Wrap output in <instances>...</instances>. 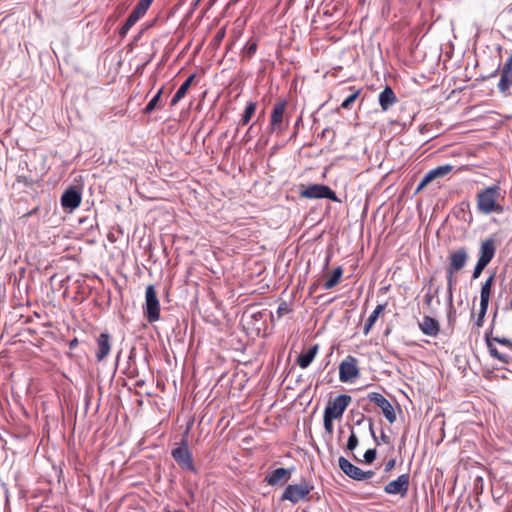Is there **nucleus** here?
I'll use <instances>...</instances> for the list:
<instances>
[{
  "label": "nucleus",
  "mask_w": 512,
  "mask_h": 512,
  "mask_svg": "<svg viewBox=\"0 0 512 512\" xmlns=\"http://www.w3.org/2000/svg\"><path fill=\"white\" fill-rule=\"evenodd\" d=\"M349 89L353 92L342 102L341 107L343 109H350L361 92L360 89H354V87H350Z\"/></svg>",
  "instance_id": "obj_31"
},
{
  "label": "nucleus",
  "mask_w": 512,
  "mask_h": 512,
  "mask_svg": "<svg viewBox=\"0 0 512 512\" xmlns=\"http://www.w3.org/2000/svg\"><path fill=\"white\" fill-rule=\"evenodd\" d=\"M432 180L430 177H428V174L426 173L421 182L419 183L417 187V191L422 190L425 186H427L429 183H431Z\"/></svg>",
  "instance_id": "obj_43"
},
{
  "label": "nucleus",
  "mask_w": 512,
  "mask_h": 512,
  "mask_svg": "<svg viewBox=\"0 0 512 512\" xmlns=\"http://www.w3.org/2000/svg\"><path fill=\"white\" fill-rule=\"evenodd\" d=\"M395 464H396V460L395 459H390L385 464V471L388 472V471L392 470L394 468Z\"/></svg>",
  "instance_id": "obj_46"
},
{
  "label": "nucleus",
  "mask_w": 512,
  "mask_h": 512,
  "mask_svg": "<svg viewBox=\"0 0 512 512\" xmlns=\"http://www.w3.org/2000/svg\"><path fill=\"white\" fill-rule=\"evenodd\" d=\"M299 196L305 199H329L335 202L339 201L336 193L329 186L323 184H312L307 187L301 185Z\"/></svg>",
  "instance_id": "obj_3"
},
{
  "label": "nucleus",
  "mask_w": 512,
  "mask_h": 512,
  "mask_svg": "<svg viewBox=\"0 0 512 512\" xmlns=\"http://www.w3.org/2000/svg\"><path fill=\"white\" fill-rule=\"evenodd\" d=\"M374 474H375L374 471H371V470H369V471L361 470L359 481L371 479L374 476Z\"/></svg>",
  "instance_id": "obj_44"
},
{
  "label": "nucleus",
  "mask_w": 512,
  "mask_h": 512,
  "mask_svg": "<svg viewBox=\"0 0 512 512\" xmlns=\"http://www.w3.org/2000/svg\"><path fill=\"white\" fill-rule=\"evenodd\" d=\"M487 310H488V305L487 304H480V310H479V313H478V319H477V326L478 327H481L482 324H483V319L487 313Z\"/></svg>",
  "instance_id": "obj_34"
},
{
  "label": "nucleus",
  "mask_w": 512,
  "mask_h": 512,
  "mask_svg": "<svg viewBox=\"0 0 512 512\" xmlns=\"http://www.w3.org/2000/svg\"><path fill=\"white\" fill-rule=\"evenodd\" d=\"M257 104L255 102H248L245 110L241 116V119L239 121V125L245 126L249 123L251 118L253 117L255 111H256Z\"/></svg>",
  "instance_id": "obj_29"
},
{
  "label": "nucleus",
  "mask_w": 512,
  "mask_h": 512,
  "mask_svg": "<svg viewBox=\"0 0 512 512\" xmlns=\"http://www.w3.org/2000/svg\"><path fill=\"white\" fill-rule=\"evenodd\" d=\"M410 483L409 474H402L398 476L396 480H393L386 484L384 487V491L390 495H400L402 497L406 496Z\"/></svg>",
  "instance_id": "obj_10"
},
{
  "label": "nucleus",
  "mask_w": 512,
  "mask_h": 512,
  "mask_svg": "<svg viewBox=\"0 0 512 512\" xmlns=\"http://www.w3.org/2000/svg\"><path fill=\"white\" fill-rule=\"evenodd\" d=\"M501 188L498 185L487 187L477 194V209L483 214L503 212V207L499 203Z\"/></svg>",
  "instance_id": "obj_1"
},
{
  "label": "nucleus",
  "mask_w": 512,
  "mask_h": 512,
  "mask_svg": "<svg viewBox=\"0 0 512 512\" xmlns=\"http://www.w3.org/2000/svg\"><path fill=\"white\" fill-rule=\"evenodd\" d=\"M249 139H250V137H249V135H248V133H247V134L245 135V137H244V142H248V141H249Z\"/></svg>",
  "instance_id": "obj_50"
},
{
  "label": "nucleus",
  "mask_w": 512,
  "mask_h": 512,
  "mask_svg": "<svg viewBox=\"0 0 512 512\" xmlns=\"http://www.w3.org/2000/svg\"><path fill=\"white\" fill-rule=\"evenodd\" d=\"M495 253H496L495 239L492 237L487 238L480 245L478 261L488 265L491 262V260L494 258Z\"/></svg>",
  "instance_id": "obj_12"
},
{
  "label": "nucleus",
  "mask_w": 512,
  "mask_h": 512,
  "mask_svg": "<svg viewBox=\"0 0 512 512\" xmlns=\"http://www.w3.org/2000/svg\"><path fill=\"white\" fill-rule=\"evenodd\" d=\"M385 307H386V304H379L376 306L374 311L370 314V316L368 317V319L364 325V329H363V333L365 336L369 334L372 327L376 323L379 315L385 310Z\"/></svg>",
  "instance_id": "obj_22"
},
{
  "label": "nucleus",
  "mask_w": 512,
  "mask_h": 512,
  "mask_svg": "<svg viewBox=\"0 0 512 512\" xmlns=\"http://www.w3.org/2000/svg\"><path fill=\"white\" fill-rule=\"evenodd\" d=\"M339 468L342 470L344 474H346L348 477L352 478L353 480L359 481V477L361 474V470L359 467L352 464L348 459L345 457H340L338 460Z\"/></svg>",
  "instance_id": "obj_17"
},
{
  "label": "nucleus",
  "mask_w": 512,
  "mask_h": 512,
  "mask_svg": "<svg viewBox=\"0 0 512 512\" xmlns=\"http://www.w3.org/2000/svg\"><path fill=\"white\" fill-rule=\"evenodd\" d=\"M396 101V95L390 86H386L379 94V104L383 111H387Z\"/></svg>",
  "instance_id": "obj_18"
},
{
  "label": "nucleus",
  "mask_w": 512,
  "mask_h": 512,
  "mask_svg": "<svg viewBox=\"0 0 512 512\" xmlns=\"http://www.w3.org/2000/svg\"><path fill=\"white\" fill-rule=\"evenodd\" d=\"M333 420H335V418L330 417L325 414L323 415L324 428H325L326 432H328L330 434L333 432Z\"/></svg>",
  "instance_id": "obj_35"
},
{
  "label": "nucleus",
  "mask_w": 512,
  "mask_h": 512,
  "mask_svg": "<svg viewBox=\"0 0 512 512\" xmlns=\"http://www.w3.org/2000/svg\"><path fill=\"white\" fill-rule=\"evenodd\" d=\"M171 455L182 469L196 472L192 454L186 441H182L178 447L174 448L171 452Z\"/></svg>",
  "instance_id": "obj_5"
},
{
  "label": "nucleus",
  "mask_w": 512,
  "mask_h": 512,
  "mask_svg": "<svg viewBox=\"0 0 512 512\" xmlns=\"http://www.w3.org/2000/svg\"><path fill=\"white\" fill-rule=\"evenodd\" d=\"M134 25L135 23L131 19L127 18V20L120 29V35L125 36Z\"/></svg>",
  "instance_id": "obj_38"
},
{
  "label": "nucleus",
  "mask_w": 512,
  "mask_h": 512,
  "mask_svg": "<svg viewBox=\"0 0 512 512\" xmlns=\"http://www.w3.org/2000/svg\"><path fill=\"white\" fill-rule=\"evenodd\" d=\"M453 170H454V166H452L450 164H445V165L437 166L434 169H431L430 171L427 172V174H428V177H430L431 180L433 181L437 178H442V177L448 175Z\"/></svg>",
  "instance_id": "obj_24"
},
{
  "label": "nucleus",
  "mask_w": 512,
  "mask_h": 512,
  "mask_svg": "<svg viewBox=\"0 0 512 512\" xmlns=\"http://www.w3.org/2000/svg\"><path fill=\"white\" fill-rule=\"evenodd\" d=\"M381 440L384 443H389V437L385 433H381Z\"/></svg>",
  "instance_id": "obj_49"
},
{
  "label": "nucleus",
  "mask_w": 512,
  "mask_h": 512,
  "mask_svg": "<svg viewBox=\"0 0 512 512\" xmlns=\"http://www.w3.org/2000/svg\"><path fill=\"white\" fill-rule=\"evenodd\" d=\"M162 92H163V88L158 90V92L153 96V98L149 101V103L144 108V113L150 114L155 109H161L163 107V105L161 104Z\"/></svg>",
  "instance_id": "obj_28"
},
{
  "label": "nucleus",
  "mask_w": 512,
  "mask_h": 512,
  "mask_svg": "<svg viewBox=\"0 0 512 512\" xmlns=\"http://www.w3.org/2000/svg\"><path fill=\"white\" fill-rule=\"evenodd\" d=\"M350 402L351 397L349 395H338L327 403L324 414L338 419L342 417Z\"/></svg>",
  "instance_id": "obj_7"
},
{
  "label": "nucleus",
  "mask_w": 512,
  "mask_h": 512,
  "mask_svg": "<svg viewBox=\"0 0 512 512\" xmlns=\"http://www.w3.org/2000/svg\"><path fill=\"white\" fill-rule=\"evenodd\" d=\"M78 346V339L74 338L69 342L70 349H74Z\"/></svg>",
  "instance_id": "obj_47"
},
{
  "label": "nucleus",
  "mask_w": 512,
  "mask_h": 512,
  "mask_svg": "<svg viewBox=\"0 0 512 512\" xmlns=\"http://www.w3.org/2000/svg\"><path fill=\"white\" fill-rule=\"evenodd\" d=\"M195 79V74H191L184 82L183 84L179 87V89L177 90V92L175 93V95L173 96L172 100H171V105L172 106H175L187 93L189 87L191 86V84L193 83Z\"/></svg>",
  "instance_id": "obj_23"
},
{
  "label": "nucleus",
  "mask_w": 512,
  "mask_h": 512,
  "mask_svg": "<svg viewBox=\"0 0 512 512\" xmlns=\"http://www.w3.org/2000/svg\"><path fill=\"white\" fill-rule=\"evenodd\" d=\"M494 278H495V275L492 274L482 284L481 291H480V304L489 305V300H490L492 286L494 283Z\"/></svg>",
  "instance_id": "obj_21"
},
{
  "label": "nucleus",
  "mask_w": 512,
  "mask_h": 512,
  "mask_svg": "<svg viewBox=\"0 0 512 512\" xmlns=\"http://www.w3.org/2000/svg\"><path fill=\"white\" fill-rule=\"evenodd\" d=\"M486 266V264L477 261L473 270L472 278L477 279L481 275L482 271L486 268Z\"/></svg>",
  "instance_id": "obj_36"
},
{
  "label": "nucleus",
  "mask_w": 512,
  "mask_h": 512,
  "mask_svg": "<svg viewBox=\"0 0 512 512\" xmlns=\"http://www.w3.org/2000/svg\"><path fill=\"white\" fill-rule=\"evenodd\" d=\"M286 107L287 102L285 100H280L274 105L270 116L271 132L282 134L286 129V126L284 125Z\"/></svg>",
  "instance_id": "obj_6"
},
{
  "label": "nucleus",
  "mask_w": 512,
  "mask_h": 512,
  "mask_svg": "<svg viewBox=\"0 0 512 512\" xmlns=\"http://www.w3.org/2000/svg\"><path fill=\"white\" fill-rule=\"evenodd\" d=\"M359 376L358 360L348 355L339 365V379L347 383Z\"/></svg>",
  "instance_id": "obj_8"
},
{
  "label": "nucleus",
  "mask_w": 512,
  "mask_h": 512,
  "mask_svg": "<svg viewBox=\"0 0 512 512\" xmlns=\"http://www.w3.org/2000/svg\"><path fill=\"white\" fill-rule=\"evenodd\" d=\"M457 271L452 270L450 268H446V278H447V292H448V301L449 304L453 303V288L457 283V279L455 274Z\"/></svg>",
  "instance_id": "obj_25"
},
{
  "label": "nucleus",
  "mask_w": 512,
  "mask_h": 512,
  "mask_svg": "<svg viewBox=\"0 0 512 512\" xmlns=\"http://www.w3.org/2000/svg\"><path fill=\"white\" fill-rule=\"evenodd\" d=\"M38 209H39L38 207H36V208L32 209V210H31V211H29L28 213L24 214V215H23V217H29V216H31V215H33V214H35V213L38 211Z\"/></svg>",
  "instance_id": "obj_48"
},
{
  "label": "nucleus",
  "mask_w": 512,
  "mask_h": 512,
  "mask_svg": "<svg viewBox=\"0 0 512 512\" xmlns=\"http://www.w3.org/2000/svg\"><path fill=\"white\" fill-rule=\"evenodd\" d=\"M467 260H468V252H467L466 248H464V247L459 248V249L453 251L452 253H450L449 265L447 268H450L452 270L459 272L460 270H462L465 267Z\"/></svg>",
  "instance_id": "obj_13"
},
{
  "label": "nucleus",
  "mask_w": 512,
  "mask_h": 512,
  "mask_svg": "<svg viewBox=\"0 0 512 512\" xmlns=\"http://www.w3.org/2000/svg\"><path fill=\"white\" fill-rule=\"evenodd\" d=\"M488 350H489V353L490 355L493 357V358H496L498 359L499 361H501L502 363H509L510 361V357L506 354H503V353H500L494 346L491 342L488 341Z\"/></svg>",
  "instance_id": "obj_30"
},
{
  "label": "nucleus",
  "mask_w": 512,
  "mask_h": 512,
  "mask_svg": "<svg viewBox=\"0 0 512 512\" xmlns=\"http://www.w3.org/2000/svg\"><path fill=\"white\" fill-rule=\"evenodd\" d=\"M257 42L255 40H249L244 47L243 54L247 58H251L257 50Z\"/></svg>",
  "instance_id": "obj_32"
},
{
  "label": "nucleus",
  "mask_w": 512,
  "mask_h": 512,
  "mask_svg": "<svg viewBox=\"0 0 512 512\" xmlns=\"http://www.w3.org/2000/svg\"><path fill=\"white\" fill-rule=\"evenodd\" d=\"M512 86V73L501 71L500 80L498 82V89L502 94H507Z\"/></svg>",
  "instance_id": "obj_27"
},
{
  "label": "nucleus",
  "mask_w": 512,
  "mask_h": 512,
  "mask_svg": "<svg viewBox=\"0 0 512 512\" xmlns=\"http://www.w3.org/2000/svg\"><path fill=\"white\" fill-rule=\"evenodd\" d=\"M501 71L512 73V52L510 53L509 57L503 64Z\"/></svg>",
  "instance_id": "obj_40"
},
{
  "label": "nucleus",
  "mask_w": 512,
  "mask_h": 512,
  "mask_svg": "<svg viewBox=\"0 0 512 512\" xmlns=\"http://www.w3.org/2000/svg\"><path fill=\"white\" fill-rule=\"evenodd\" d=\"M370 430H371V433H372L373 437H375V433H374L372 424H370Z\"/></svg>",
  "instance_id": "obj_51"
},
{
  "label": "nucleus",
  "mask_w": 512,
  "mask_h": 512,
  "mask_svg": "<svg viewBox=\"0 0 512 512\" xmlns=\"http://www.w3.org/2000/svg\"><path fill=\"white\" fill-rule=\"evenodd\" d=\"M144 312L150 323L156 322L160 318V303L153 285L146 288Z\"/></svg>",
  "instance_id": "obj_4"
},
{
  "label": "nucleus",
  "mask_w": 512,
  "mask_h": 512,
  "mask_svg": "<svg viewBox=\"0 0 512 512\" xmlns=\"http://www.w3.org/2000/svg\"><path fill=\"white\" fill-rule=\"evenodd\" d=\"M342 275L343 269L342 267L338 266L336 269H334L331 276L323 284L324 289L330 290L334 288L340 282Z\"/></svg>",
  "instance_id": "obj_26"
},
{
  "label": "nucleus",
  "mask_w": 512,
  "mask_h": 512,
  "mask_svg": "<svg viewBox=\"0 0 512 512\" xmlns=\"http://www.w3.org/2000/svg\"><path fill=\"white\" fill-rule=\"evenodd\" d=\"M151 2L148 0H139L135 8L132 10L130 15L128 16L134 23H136L140 18H142L150 7Z\"/></svg>",
  "instance_id": "obj_20"
},
{
  "label": "nucleus",
  "mask_w": 512,
  "mask_h": 512,
  "mask_svg": "<svg viewBox=\"0 0 512 512\" xmlns=\"http://www.w3.org/2000/svg\"><path fill=\"white\" fill-rule=\"evenodd\" d=\"M319 351V345L311 346L305 353H301L297 358V364L300 368L306 369L314 360Z\"/></svg>",
  "instance_id": "obj_19"
},
{
  "label": "nucleus",
  "mask_w": 512,
  "mask_h": 512,
  "mask_svg": "<svg viewBox=\"0 0 512 512\" xmlns=\"http://www.w3.org/2000/svg\"><path fill=\"white\" fill-rule=\"evenodd\" d=\"M16 181H17V183L23 184L25 186H31L33 184L32 179H30L26 176H23V175L17 176Z\"/></svg>",
  "instance_id": "obj_41"
},
{
  "label": "nucleus",
  "mask_w": 512,
  "mask_h": 512,
  "mask_svg": "<svg viewBox=\"0 0 512 512\" xmlns=\"http://www.w3.org/2000/svg\"><path fill=\"white\" fill-rule=\"evenodd\" d=\"M111 351V338L108 333H101L97 338L96 359L98 362L103 361Z\"/></svg>",
  "instance_id": "obj_14"
},
{
  "label": "nucleus",
  "mask_w": 512,
  "mask_h": 512,
  "mask_svg": "<svg viewBox=\"0 0 512 512\" xmlns=\"http://www.w3.org/2000/svg\"><path fill=\"white\" fill-rule=\"evenodd\" d=\"M376 458V450L375 449H368L365 453H364V461L367 463V464H370L372 463Z\"/></svg>",
  "instance_id": "obj_39"
},
{
  "label": "nucleus",
  "mask_w": 512,
  "mask_h": 512,
  "mask_svg": "<svg viewBox=\"0 0 512 512\" xmlns=\"http://www.w3.org/2000/svg\"><path fill=\"white\" fill-rule=\"evenodd\" d=\"M81 200V193L75 188L71 187L62 194L61 205L64 209L73 211L80 206Z\"/></svg>",
  "instance_id": "obj_11"
},
{
  "label": "nucleus",
  "mask_w": 512,
  "mask_h": 512,
  "mask_svg": "<svg viewBox=\"0 0 512 512\" xmlns=\"http://www.w3.org/2000/svg\"><path fill=\"white\" fill-rule=\"evenodd\" d=\"M434 295L431 292H428L424 297V302L427 306H431Z\"/></svg>",
  "instance_id": "obj_45"
},
{
  "label": "nucleus",
  "mask_w": 512,
  "mask_h": 512,
  "mask_svg": "<svg viewBox=\"0 0 512 512\" xmlns=\"http://www.w3.org/2000/svg\"><path fill=\"white\" fill-rule=\"evenodd\" d=\"M359 444L358 437L355 432L352 430L348 441H347V449L353 451Z\"/></svg>",
  "instance_id": "obj_33"
},
{
  "label": "nucleus",
  "mask_w": 512,
  "mask_h": 512,
  "mask_svg": "<svg viewBox=\"0 0 512 512\" xmlns=\"http://www.w3.org/2000/svg\"><path fill=\"white\" fill-rule=\"evenodd\" d=\"M509 306H510V308L512 309V297H511V299L509 300Z\"/></svg>",
  "instance_id": "obj_52"
},
{
  "label": "nucleus",
  "mask_w": 512,
  "mask_h": 512,
  "mask_svg": "<svg viewBox=\"0 0 512 512\" xmlns=\"http://www.w3.org/2000/svg\"><path fill=\"white\" fill-rule=\"evenodd\" d=\"M493 341H495V342H497V343H499L501 345H504V346H506V347H508L509 349L512 350V341L507 339V338H498V337H496V338H493Z\"/></svg>",
  "instance_id": "obj_42"
},
{
  "label": "nucleus",
  "mask_w": 512,
  "mask_h": 512,
  "mask_svg": "<svg viewBox=\"0 0 512 512\" xmlns=\"http://www.w3.org/2000/svg\"><path fill=\"white\" fill-rule=\"evenodd\" d=\"M419 329L424 335L437 337L440 332V324L435 318L424 316L419 322Z\"/></svg>",
  "instance_id": "obj_15"
},
{
  "label": "nucleus",
  "mask_w": 512,
  "mask_h": 512,
  "mask_svg": "<svg viewBox=\"0 0 512 512\" xmlns=\"http://www.w3.org/2000/svg\"><path fill=\"white\" fill-rule=\"evenodd\" d=\"M134 25L135 23L131 19L127 18V20L120 29V35L125 36Z\"/></svg>",
  "instance_id": "obj_37"
},
{
  "label": "nucleus",
  "mask_w": 512,
  "mask_h": 512,
  "mask_svg": "<svg viewBox=\"0 0 512 512\" xmlns=\"http://www.w3.org/2000/svg\"><path fill=\"white\" fill-rule=\"evenodd\" d=\"M291 477V471L287 468H277L266 475L265 482L268 485L275 486L281 482L288 481Z\"/></svg>",
  "instance_id": "obj_16"
},
{
  "label": "nucleus",
  "mask_w": 512,
  "mask_h": 512,
  "mask_svg": "<svg viewBox=\"0 0 512 512\" xmlns=\"http://www.w3.org/2000/svg\"><path fill=\"white\" fill-rule=\"evenodd\" d=\"M314 489V486L306 480H302L297 484L288 485L281 495V501H290L296 504L300 501L308 499L309 494Z\"/></svg>",
  "instance_id": "obj_2"
},
{
  "label": "nucleus",
  "mask_w": 512,
  "mask_h": 512,
  "mask_svg": "<svg viewBox=\"0 0 512 512\" xmlns=\"http://www.w3.org/2000/svg\"><path fill=\"white\" fill-rule=\"evenodd\" d=\"M368 399L382 410L383 415L390 423L396 421V414L392 404L382 394L376 392L369 393Z\"/></svg>",
  "instance_id": "obj_9"
}]
</instances>
